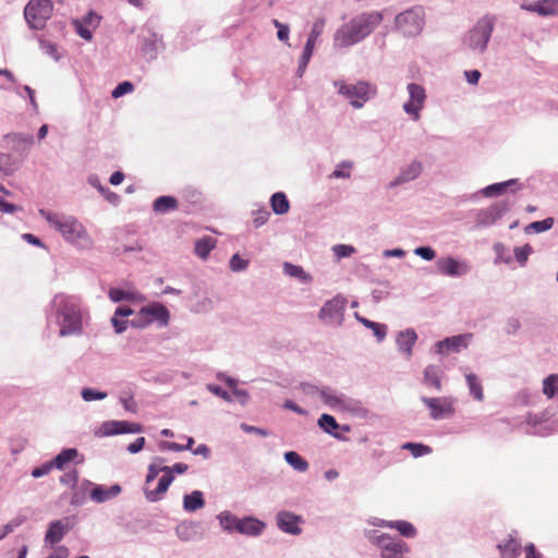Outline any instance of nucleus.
I'll list each match as a JSON object with an SVG mask.
<instances>
[{
    "label": "nucleus",
    "instance_id": "1",
    "mask_svg": "<svg viewBox=\"0 0 558 558\" xmlns=\"http://www.w3.org/2000/svg\"><path fill=\"white\" fill-rule=\"evenodd\" d=\"M47 325L56 324L61 338L81 336L83 327V308L81 301L73 295L57 294L51 300L46 313Z\"/></svg>",
    "mask_w": 558,
    "mask_h": 558
},
{
    "label": "nucleus",
    "instance_id": "2",
    "mask_svg": "<svg viewBox=\"0 0 558 558\" xmlns=\"http://www.w3.org/2000/svg\"><path fill=\"white\" fill-rule=\"evenodd\" d=\"M38 214L52 229L62 235L65 242L78 250H89L93 247V239L76 217L53 213L45 208H40Z\"/></svg>",
    "mask_w": 558,
    "mask_h": 558
},
{
    "label": "nucleus",
    "instance_id": "3",
    "mask_svg": "<svg viewBox=\"0 0 558 558\" xmlns=\"http://www.w3.org/2000/svg\"><path fill=\"white\" fill-rule=\"evenodd\" d=\"M383 20V11L363 12L356 15L337 29L333 37L335 45L344 48L362 41L373 33Z\"/></svg>",
    "mask_w": 558,
    "mask_h": 558
},
{
    "label": "nucleus",
    "instance_id": "4",
    "mask_svg": "<svg viewBox=\"0 0 558 558\" xmlns=\"http://www.w3.org/2000/svg\"><path fill=\"white\" fill-rule=\"evenodd\" d=\"M495 22L496 19L492 15L478 19L476 24L464 35L463 46L473 53H484L495 29Z\"/></svg>",
    "mask_w": 558,
    "mask_h": 558
},
{
    "label": "nucleus",
    "instance_id": "5",
    "mask_svg": "<svg viewBox=\"0 0 558 558\" xmlns=\"http://www.w3.org/2000/svg\"><path fill=\"white\" fill-rule=\"evenodd\" d=\"M320 398L323 402L333 411L349 412L360 417H364L366 414V409L360 400L351 398L331 387H322Z\"/></svg>",
    "mask_w": 558,
    "mask_h": 558
},
{
    "label": "nucleus",
    "instance_id": "6",
    "mask_svg": "<svg viewBox=\"0 0 558 558\" xmlns=\"http://www.w3.org/2000/svg\"><path fill=\"white\" fill-rule=\"evenodd\" d=\"M425 25V10L415 5L399 13L395 17V27L405 37L420 35Z\"/></svg>",
    "mask_w": 558,
    "mask_h": 558
},
{
    "label": "nucleus",
    "instance_id": "7",
    "mask_svg": "<svg viewBox=\"0 0 558 558\" xmlns=\"http://www.w3.org/2000/svg\"><path fill=\"white\" fill-rule=\"evenodd\" d=\"M333 85L338 88V94L349 99L350 105L355 109L362 108L376 93L375 88L365 81H359L353 84L336 81Z\"/></svg>",
    "mask_w": 558,
    "mask_h": 558
},
{
    "label": "nucleus",
    "instance_id": "8",
    "mask_svg": "<svg viewBox=\"0 0 558 558\" xmlns=\"http://www.w3.org/2000/svg\"><path fill=\"white\" fill-rule=\"evenodd\" d=\"M53 11L51 0H31L25 9L24 16L32 29H43Z\"/></svg>",
    "mask_w": 558,
    "mask_h": 558
},
{
    "label": "nucleus",
    "instance_id": "9",
    "mask_svg": "<svg viewBox=\"0 0 558 558\" xmlns=\"http://www.w3.org/2000/svg\"><path fill=\"white\" fill-rule=\"evenodd\" d=\"M512 203L509 199L494 202L487 208H481L475 211V228L483 229L494 226L511 208Z\"/></svg>",
    "mask_w": 558,
    "mask_h": 558
},
{
    "label": "nucleus",
    "instance_id": "10",
    "mask_svg": "<svg viewBox=\"0 0 558 558\" xmlns=\"http://www.w3.org/2000/svg\"><path fill=\"white\" fill-rule=\"evenodd\" d=\"M347 300L337 295L324 303L318 313V318L327 325L341 326L343 323Z\"/></svg>",
    "mask_w": 558,
    "mask_h": 558
},
{
    "label": "nucleus",
    "instance_id": "11",
    "mask_svg": "<svg viewBox=\"0 0 558 558\" xmlns=\"http://www.w3.org/2000/svg\"><path fill=\"white\" fill-rule=\"evenodd\" d=\"M325 25H326V20L324 17H319L314 22L312 29L310 32V35L307 37V40L305 43L302 56L299 60V65H298V70H296V75L299 77L303 76V74L307 68V64L313 56L316 41H317L318 37L322 35V33L324 32Z\"/></svg>",
    "mask_w": 558,
    "mask_h": 558
},
{
    "label": "nucleus",
    "instance_id": "12",
    "mask_svg": "<svg viewBox=\"0 0 558 558\" xmlns=\"http://www.w3.org/2000/svg\"><path fill=\"white\" fill-rule=\"evenodd\" d=\"M421 401L428 408L429 416L434 421L448 418L454 414L453 400L450 397H421Z\"/></svg>",
    "mask_w": 558,
    "mask_h": 558
},
{
    "label": "nucleus",
    "instance_id": "13",
    "mask_svg": "<svg viewBox=\"0 0 558 558\" xmlns=\"http://www.w3.org/2000/svg\"><path fill=\"white\" fill-rule=\"evenodd\" d=\"M551 413L546 410L539 413H527L525 417L526 434L534 436H547L554 432V423L551 422Z\"/></svg>",
    "mask_w": 558,
    "mask_h": 558
},
{
    "label": "nucleus",
    "instance_id": "14",
    "mask_svg": "<svg viewBox=\"0 0 558 558\" xmlns=\"http://www.w3.org/2000/svg\"><path fill=\"white\" fill-rule=\"evenodd\" d=\"M409 100L403 104V110L410 114L414 121L420 119V111L424 107L426 93L423 86L416 83H410L407 86Z\"/></svg>",
    "mask_w": 558,
    "mask_h": 558
},
{
    "label": "nucleus",
    "instance_id": "15",
    "mask_svg": "<svg viewBox=\"0 0 558 558\" xmlns=\"http://www.w3.org/2000/svg\"><path fill=\"white\" fill-rule=\"evenodd\" d=\"M143 427L138 423L112 420L104 422L97 432V435L101 437H108L122 434H136L141 433Z\"/></svg>",
    "mask_w": 558,
    "mask_h": 558
},
{
    "label": "nucleus",
    "instance_id": "16",
    "mask_svg": "<svg viewBox=\"0 0 558 558\" xmlns=\"http://www.w3.org/2000/svg\"><path fill=\"white\" fill-rule=\"evenodd\" d=\"M473 335L470 332L447 337L444 340L437 341L434 348L438 354H446L447 352L459 353L469 347Z\"/></svg>",
    "mask_w": 558,
    "mask_h": 558
},
{
    "label": "nucleus",
    "instance_id": "17",
    "mask_svg": "<svg viewBox=\"0 0 558 558\" xmlns=\"http://www.w3.org/2000/svg\"><path fill=\"white\" fill-rule=\"evenodd\" d=\"M303 521L304 520L301 515L287 510H281L276 514V523L278 529L287 534L294 536L302 533L300 523H303Z\"/></svg>",
    "mask_w": 558,
    "mask_h": 558
},
{
    "label": "nucleus",
    "instance_id": "18",
    "mask_svg": "<svg viewBox=\"0 0 558 558\" xmlns=\"http://www.w3.org/2000/svg\"><path fill=\"white\" fill-rule=\"evenodd\" d=\"M175 535L182 542L201 541L204 537L202 523L193 520H183L174 529Z\"/></svg>",
    "mask_w": 558,
    "mask_h": 558
},
{
    "label": "nucleus",
    "instance_id": "19",
    "mask_svg": "<svg viewBox=\"0 0 558 558\" xmlns=\"http://www.w3.org/2000/svg\"><path fill=\"white\" fill-rule=\"evenodd\" d=\"M147 34H142L141 39V52L146 60L151 61L157 59L159 49L162 47V40L157 33L150 28L146 29Z\"/></svg>",
    "mask_w": 558,
    "mask_h": 558
},
{
    "label": "nucleus",
    "instance_id": "20",
    "mask_svg": "<svg viewBox=\"0 0 558 558\" xmlns=\"http://www.w3.org/2000/svg\"><path fill=\"white\" fill-rule=\"evenodd\" d=\"M69 519L54 520L51 521L48 525L46 535H45V544L51 548H56L54 545L60 543L65 534L70 531L71 526L68 523Z\"/></svg>",
    "mask_w": 558,
    "mask_h": 558
},
{
    "label": "nucleus",
    "instance_id": "21",
    "mask_svg": "<svg viewBox=\"0 0 558 558\" xmlns=\"http://www.w3.org/2000/svg\"><path fill=\"white\" fill-rule=\"evenodd\" d=\"M436 266L441 275L453 278L461 277L469 271V266L466 264L460 263L451 256L439 258L436 262Z\"/></svg>",
    "mask_w": 558,
    "mask_h": 558
},
{
    "label": "nucleus",
    "instance_id": "22",
    "mask_svg": "<svg viewBox=\"0 0 558 558\" xmlns=\"http://www.w3.org/2000/svg\"><path fill=\"white\" fill-rule=\"evenodd\" d=\"M161 472L162 476L158 481V485L155 489H144L145 498L149 502H157L162 499L165 493L168 490L169 486L174 480V475L170 474L169 466H162Z\"/></svg>",
    "mask_w": 558,
    "mask_h": 558
},
{
    "label": "nucleus",
    "instance_id": "23",
    "mask_svg": "<svg viewBox=\"0 0 558 558\" xmlns=\"http://www.w3.org/2000/svg\"><path fill=\"white\" fill-rule=\"evenodd\" d=\"M317 424H318V426L325 433L331 435L332 437H335L338 440H347V437H344L343 435L339 434L337 432V429H340V430H342L344 433H349L351 430L350 425H347V424L340 425V424H338L336 418L332 415L327 414V413H324V414H322L319 416V418L317 421Z\"/></svg>",
    "mask_w": 558,
    "mask_h": 558
},
{
    "label": "nucleus",
    "instance_id": "24",
    "mask_svg": "<svg viewBox=\"0 0 558 558\" xmlns=\"http://www.w3.org/2000/svg\"><path fill=\"white\" fill-rule=\"evenodd\" d=\"M521 9L537 13L539 16H554L558 14V0H538L522 3Z\"/></svg>",
    "mask_w": 558,
    "mask_h": 558
},
{
    "label": "nucleus",
    "instance_id": "25",
    "mask_svg": "<svg viewBox=\"0 0 558 558\" xmlns=\"http://www.w3.org/2000/svg\"><path fill=\"white\" fill-rule=\"evenodd\" d=\"M3 141L8 142L15 153L27 155L34 144V136L25 133H9L3 136Z\"/></svg>",
    "mask_w": 558,
    "mask_h": 558
},
{
    "label": "nucleus",
    "instance_id": "26",
    "mask_svg": "<svg viewBox=\"0 0 558 558\" xmlns=\"http://www.w3.org/2000/svg\"><path fill=\"white\" fill-rule=\"evenodd\" d=\"M417 340V333L413 328H407L398 332L396 343L398 350L407 359L412 356L413 347Z\"/></svg>",
    "mask_w": 558,
    "mask_h": 558
},
{
    "label": "nucleus",
    "instance_id": "27",
    "mask_svg": "<svg viewBox=\"0 0 558 558\" xmlns=\"http://www.w3.org/2000/svg\"><path fill=\"white\" fill-rule=\"evenodd\" d=\"M144 316L149 318V325L157 322L159 326L165 327L169 324L170 313L161 303H153L143 306Z\"/></svg>",
    "mask_w": 558,
    "mask_h": 558
},
{
    "label": "nucleus",
    "instance_id": "28",
    "mask_svg": "<svg viewBox=\"0 0 558 558\" xmlns=\"http://www.w3.org/2000/svg\"><path fill=\"white\" fill-rule=\"evenodd\" d=\"M422 163L420 161H412L400 170V173L389 183V187L393 189L407 182L413 181L422 173Z\"/></svg>",
    "mask_w": 558,
    "mask_h": 558
},
{
    "label": "nucleus",
    "instance_id": "29",
    "mask_svg": "<svg viewBox=\"0 0 558 558\" xmlns=\"http://www.w3.org/2000/svg\"><path fill=\"white\" fill-rule=\"evenodd\" d=\"M121 492L122 487L119 484H113L110 487L98 484L89 490V497L97 504H104L119 496Z\"/></svg>",
    "mask_w": 558,
    "mask_h": 558
},
{
    "label": "nucleus",
    "instance_id": "30",
    "mask_svg": "<svg viewBox=\"0 0 558 558\" xmlns=\"http://www.w3.org/2000/svg\"><path fill=\"white\" fill-rule=\"evenodd\" d=\"M266 524L255 517L246 515L240 520V524L235 526L236 533L247 536H258L263 533Z\"/></svg>",
    "mask_w": 558,
    "mask_h": 558
},
{
    "label": "nucleus",
    "instance_id": "31",
    "mask_svg": "<svg viewBox=\"0 0 558 558\" xmlns=\"http://www.w3.org/2000/svg\"><path fill=\"white\" fill-rule=\"evenodd\" d=\"M78 457L80 452L76 448H64L52 460H50V462L54 469L64 470L65 466L71 462L76 464L82 463L83 458L76 461Z\"/></svg>",
    "mask_w": 558,
    "mask_h": 558
},
{
    "label": "nucleus",
    "instance_id": "32",
    "mask_svg": "<svg viewBox=\"0 0 558 558\" xmlns=\"http://www.w3.org/2000/svg\"><path fill=\"white\" fill-rule=\"evenodd\" d=\"M444 376V369L439 365H427L424 369L423 383L426 386L435 388L437 391L442 390L441 378Z\"/></svg>",
    "mask_w": 558,
    "mask_h": 558
},
{
    "label": "nucleus",
    "instance_id": "33",
    "mask_svg": "<svg viewBox=\"0 0 558 558\" xmlns=\"http://www.w3.org/2000/svg\"><path fill=\"white\" fill-rule=\"evenodd\" d=\"M497 547L502 558H518L522 550L521 541L512 534H509L508 539L499 543Z\"/></svg>",
    "mask_w": 558,
    "mask_h": 558
},
{
    "label": "nucleus",
    "instance_id": "34",
    "mask_svg": "<svg viewBox=\"0 0 558 558\" xmlns=\"http://www.w3.org/2000/svg\"><path fill=\"white\" fill-rule=\"evenodd\" d=\"M205 506L204 494L201 490H193L183 497V509L187 512H195Z\"/></svg>",
    "mask_w": 558,
    "mask_h": 558
},
{
    "label": "nucleus",
    "instance_id": "35",
    "mask_svg": "<svg viewBox=\"0 0 558 558\" xmlns=\"http://www.w3.org/2000/svg\"><path fill=\"white\" fill-rule=\"evenodd\" d=\"M178 199L171 195L159 196L153 203V210L157 214H166L178 209Z\"/></svg>",
    "mask_w": 558,
    "mask_h": 558
},
{
    "label": "nucleus",
    "instance_id": "36",
    "mask_svg": "<svg viewBox=\"0 0 558 558\" xmlns=\"http://www.w3.org/2000/svg\"><path fill=\"white\" fill-rule=\"evenodd\" d=\"M283 274L289 277L296 278L301 283H311L313 281V276L306 272L302 266L294 265L291 263H283Z\"/></svg>",
    "mask_w": 558,
    "mask_h": 558
},
{
    "label": "nucleus",
    "instance_id": "37",
    "mask_svg": "<svg viewBox=\"0 0 558 558\" xmlns=\"http://www.w3.org/2000/svg\"><path fill=\"white\" fill-rule=\"evenodd\" d=\"M216 519L218 520L221 530L229 534L236 532L235 526L240 524L241 520L228 510L218 513Z\"/></svg>",
    "mask_w": 558,
    "mask_h": 558
},
{
    "label": "nucleus",
    "instance_id": "38",
    "mask_svg": "<svg viewBox=\"0 0 558 558\" xmlns=\"http://www.w3.org/2000/svg\"><path fill=\"white\" fill-rule=\"evenodd\" d=\"M407 551L408 545L403 541L392 538L391 542L388 543L387 547L381 551L380 558H404L403 554Z\"/></svg>",
    "mask_w": 558,
    "mask_h": 558
},
{
    "label": "nucleus",
    "instance_id": "39",
    "mask_svg": "<svg viewBox=\"0 0 558 558\" xmlns=\"http://www.w3.org/2000/svg\"><path fill=\"white\" fill-rule=\"evenodd\" d=\"M518 183V179H510L504 182H497L487 185L486 187L481 190V194L485 197H493L497 195L504 194L508 187Z\"/></svg>",
    "mask_w": 558,
    "mask_h": 558
},
{
    "label": "nucleus",
    "instance_id": "40",
    "mask_svg": "<svg viewBox=\"0 0 558 558\" xmlns=\"http://www.w3.org/2000/svg\"><path fill=\"white\" fill-rule=\"evenodd\" d=\"M270 206L276 215H284L290 209V202L283 192H276L270 197Z\"/></svg>",
    "mask_w": 558,
    "mask_h": 558
},
{
    "label": "nucleus",
    "instance_id": "41",
    "mask_svg": "<svg viewBox=\"0 0 558 558\" xmlns=\"http://www.w3.org/2000/svg\"><path fill=\"white\" fill-rule=\"evenodd\" d=\"M216 240L211 236H204L195 242V254L202 259H206L215 248Z\"/></svg>",
    "mask_w": 558,
    "mask_h": 558
},
{
    "label": "nucleus",
    "instance_id": "42",
    "mask_svg": "<svg viewBox=\"0 0 558 558\" xmlns=\"http://www.w3.org/2000/svg\"><path fill=\"white\" fill-rule=\"evenodd\" d=\"M465 380H466V385H468L470 395L476 401H483L484 392H483V387H482V384H481V380L478 379V377L473 373H469L465 375Z\"/></svg>",
    "mask_w": 558,
    "mask_h": 558
},
{
    "label": "nucleus",
    "instance_id": "43",
    "mask_svg": "<svg viewBox=\"0 0 558 558\" xmlns=\"http://www.w3.org/2000/svg\"><path fill=\"white\" fill-rule=\"evenodd\" d=\"M284 460L298 472H306L308 470V462L295 451H287L284 453Z\"/></svg>",
    "mask_w": 558,
    "mask_h": 558
},
{
    "label": "nucleus",
    "instance_id": "44",
    "mask_svg": "<svg viewBox=\"0 0 558 558\" xmlns=\"http://www.w3.org/2000/svg\"><path fill=\"white\" fill-rule=\"evenodd\" d=\"M108 296L114 303L122 301H135L138 296V292L124 290L122 288H110Z\"/></svg>",
    "mask_w": 558,
    "mask_h": 558
},
{
    "label": "nucleus",
    "instance_id": "45",
    "mask_svg": "<svg viewBox=\"0 0 558 558\" xmlns=\"http://www.w3.org/2000/svg\"><path fill=\"white\" fill-rule=\"evenodd\" d=\"M543 393L548 399L558 400V374H550L543 380Z\"/></svg>",
    "mask_w": 558,
    "mask_h": 558
},
{
    "label": "nucleus",
    "instance_id": "46",
    "mask_svg": "<svg viewBox=\"0 0 558 558\" xmlns=\"http://www.w3.org/2000/svg\"><path fill=\"white\" fill-rule=\"evenodd\" d=\"M20 167V162H17L11 155L0 153V172L5 175L13 174Z\"/></svg>",
    "mask_w": 558,
    "mask_h": 558
},
{
    "label": "nucleus",
    "instance_id": "47",
    "mask_svg": "<svg viewBox=\"0 0 558 558\" xmlns=\"http://www.w3.org/2000/svg\"><path fill=\"white\" fill-rule=\"evenodd\" d=\"M554 226V218L548 217L543 220L533 221L524 228L525 233H542L548 231Z\"/></svg>",
    "mask_w": 558,
    "mask_h": 558
},
{
    "label": "nucleus",
    "instance_id": "48",
    "mask_svg": "<svg viewBox=\"0 0 558 558\" xmlns=\"http://www.w3.org/2000/svg\"><path fill=\"white\" fill-rule=\"evenodd\" d=\"M391 529H396L400 535L407 538H413L417 534L415 526L411 522L404 520L392 521Z\"/></svg>",
    "mask_w": 558,
    "mask_h": 558
},
{
    "label": "nucleus",
    "instance_id": "49",
    "mask_svg": "<svg viewBox=\"0 0 558 558\" xmlns=\"http://www.w3.org/2000/svg\"><path fill=\"white\" fill-rule=\"evenodd\" d=\"M353 168V162L343 160L339 162L335 170L329 175L330 179H349L351 177L350 170Z\"/></svg>",
    "mask_w": 558,
    "mask_h": 558
},
{
    "label": "nucleus",
    "instance_id": "50",
    "mask_svg": "<svg viewBox=\"0 0 558 558\" xmlns=\"http://www.w3.org/2000/svg\"><path fill=\"white\" fill-rule=\"evenodd\" d=\"M363 326L371 329L378 342H383L387 336V326L385 324L376 323L367 319L363 322Z\"/></svg>",
    "mask_w": 558,
    "mask_h": 558
},
{
    "label": "nucleus",
    "instance_id": "51",
    "mask_svg": "<svg viewBox=\"0 0 558 558\" xmlns=\"http://www.w3.org/2000/svg\"><path fill=\"white\" fill-rule=\"evenodd\" d=\"M163 462H165V459L161 457L154 458L153 462L148 465L145 484L151 483L158 476L159 473H162L161 469L163 465H160V464Z\"/></svg>",
    "mask_w": 558,
    "mask_h": 558
},
{
    "label": "nucleus",
    "instance_id": "52",
    "mask_svg": "<svg viewBox=\"0 0 558 558\" xmlns=\"http://www.w3.org/2000/svg\"><path fill=\"white\" fill-rule=\"evenodd\" d=\"M402 448L409 450L414 458H420L432 452L429 446L418 442H405Z\"/></svg>",
    "mask_w": 558,
    "mask_h": 558
},
{
    "label": "nucleus",
    "instance_id": "53",
    "mask_svg": "<svg viewBox=\"0 0 558 558\" xmlns=\"http://www.w3.org/2000/svg\"><path fill=\"white\" fill-rule=\"evenodd\" d=\"M81 397L86 402L97 401L105 399L107 397V392L85 387L81 390Z\"/></svg>",
    "mask_w": 558,
    "mask_h": 558
},
{
    "label": "nucleus",
    "instance_id": "54",
    "mask_svg": "<svg viewBox=\"0 0 558 558\" xmlns=\"http://www.w3.org/2000/svg\"><path fill=\"white\" fill-rule=\"evenodd\" d=\"M533 248L530 244H524L522 246H517L513 250L515 260L524 266L527 262L529 256L532 254Z\"/></svg>",
    "mask_w": 558,
    "mask_h": 558
},
{
    "label": "nucleus",
    "instance_id": "55",
    "mask_svg": "<svg viewBox=\"0 0 558 558\" xmlns=\"http://www.w3.org/2000/svg\"><path fill=\"white\" fill-rule=\"evenodd\" d=\"M229 267L234 272H240L248 267V260L241 257L239 253L231 256Z\"/></svg>",
    "mask_w": 558,
    "mask_h": 558
},
{
    "label": "nucleus",
    "instance_id": "56",
    "mask_svg": "<svg viewBox=\"0 0 558 558\" xmlns=\"http://www.w3.org/2000/svg\"><path fill=\"white\" fill-rule=\"evenodd\" d=\"M134 85L130 81H123L119 83L111 92L112 98L117 99L120 98L131 92H133Z\"/></svg>",
    "mask_w": 558,
    "mask_h": 558
},
{
    "label": "nucleus",
    "instance_id": "57",
    "mask_svg": "<svg viewBox=\"0 0 558 558\" xmlns=\"http://www.w3.org/2000/svg\"><path fill=\"white\" fill-rule=\"evenodd\" d=\"M332 252L338 259L350 257L355 253V248L349 244H336L332 246Z\"/></svg>",
    "mask_w": 558,
    "mask_h": 558
},
{
    "label": "nucleus",
    "instance_id": "58",
    "mask_svg": "<svg viewBox=\"0 0 558 558\" xmlns=\"http://www.w3.org/2000/svg\"><path fill=\"white\" fill-rule=\"evenodd\" d=\"M110 322L114 329V332L118 335L123 333L130 326V319H126V318H123L120 316H116V314L112 315Z\"/></svg>",
    "mask_w": 558,
    "mask_h": 558
},
{
    "label": "nucleus",
    "instance_id": "59",
    "mask_svg": "<svg viewBox=\"0 0 558 558\" xmlns=\"http://www.w3.org/2000/svg\"><path fill=\"white\" fill-rule=\"evenodd\" d=\"M272 24L277 28V38L280 41H282L284 44H288V41H289V34H290L289 25L284 24V23H281L278 20H272Z\"/></svg>",
    "mask_w": 558,
    "mask_h": 558
},
{
    "label": "nucleus",
    "instance_id": "60",
    "mask_svg": "<svg viewBox=\"0 0 558 558\" xmlns=\"http://www.w3.org/2000/svg\"><path fill=\"white\" fill-rule=\"evenodd\" d=\"M270 217V211L266 207H262L254 211L253 225L255 228L264 226Z\"/></svg>",
    "mask_w": 558,
    "mask_h": 558
},
{
    "label": "nucleus",
    "instance_id": "61",
    "mask_svg": "<svg viewBox=\"0 0 558 558\" xmlns=\"http://www.w3.org/2000/svg\"><path fill=\"white\" fill-rule=\"evenodd\" d=\"M521 329V322L518 317H508L505 325V332L508 336H514Z\"/></svg>",
    "mask_w": 558,
    "mask_h": 558
},
{
    "label": "nucleus",
    "instance_id": "62",
    "mask_svg": "<svg viewBox=\"0 0 558 558\" xmlns=\"http://www.w3.org/2000/svg\"><path fill=\"white\" fill-rule=\"evenodd\" d=\"M414 254L420 256L422 259L430 262L436 257V252L432 246H417L414 248Z\"/></svg>",
    "mask_w": 558,
    "mask_h": 558
},
{
    "label": "nucleus",
    "instance_id": "63",
    "mask_svg": "<svg viewBox=\"0 0 558 558\" xmlns=\"http://www.w3.org/2000/svg\"><path fill=\"white\" fill-rule=\"evenodd\" d=\"M78 481V472L76 470L69 471L60 476V483L71 488H75Z\"/></svg>",
    "mask_w": 558,
    "mask_h": 558
},
{
    "label": "nucleus",
    "instance_id": "64",
    "mask_svg": "<svg viewBox=\"0 0 558 558\" xmlns=\"http://www.w3.org/2000/svg\"><path fill=\"white\" fill-rule=\"evenodd\" d=\"M130 326L134 327V328H141V329L149 326V318H147V316H144L143 307L135 315V317L130 319Z\"/></svg>",
    "mask_w": 558,
    "mask_h": 558
}]
</instances>
